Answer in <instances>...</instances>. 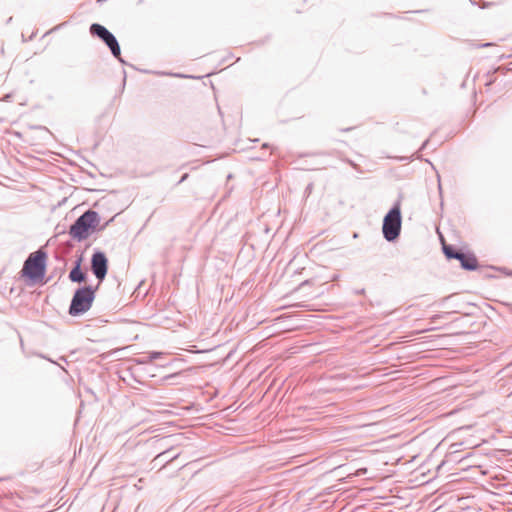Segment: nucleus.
Segmentation results:
<instances>
[{"instance_id":"6","label":"nucleus","mask_w":512,"mask_h":512,"mask_svg":"<svg viewBox=\"0 0 512 512\" xmlns=\"http://www.w3.org/2000/svg\"><path fill=\"white\" fill-rule=\"evenodd\" d=\"M91 270L99 283L105 279L108 271V259L104 252L96 251L93 253L91 258Z\"/></svg>"},{"instance_id":"17","label":"nucleus","mask_w":512,"mask_h":512,"mask_svg":"<svg viewBox=\"0 0 512 512\" xmlns=\"http://www.w3.org/2000/svg\"><path fill=\"white\" fill-rule=\"evenodd\" d=\"M263 148H268V144H263Z\"/></svg>"},{"instance_id":"3","label":"nucleus","mask_w":512,"mask_h":512,"mask_svg":"<svg viewBox=\"0 0 512 512\" xmlns=\"http://www.w3.org/2000/svg\"><path fill=\"white\" fill-rule=\"evenodd\" d=\"M401 224V200L398 199L383 219L382 232L388 242H393L399 237Z\"/></svg>"},{"instance_id":"10","label":"nucleus","mask_w":512,"mask_h":512,"mask_svg":"<svg viewBox=\"0 0 512 512\" xmlns=\"http://www.w3.org/2000/svg\"><path fill=\"white\" fill-rule=\"evenodd\" d=\"M169 453H170V450H166V451H163V452L159 453V454L155 457L154 461H159V462H163V461H165V462H170V461H172L173 459H175V458L178 456L177 454H175V455H173V456L168 457Z\"/></svg>"},{"instance_id":"7","label":"nucleus","mask_w":512,"mask_h":512,"mask_svg":"<svg viewBox=\"0 0 512 512\" xmlns=\"http://www.w3.org/2000/svg\"><path fill=\"white\" fill-rule=\"evenodd\" d=\"M456 260H459L461 267L468 271H474L478 267L477 258L472 253L461 252Z\"/></svg>"},{"instance_id":"12","label":"nucleus","mask_w":512,"mask_h":512,"mask_svg":"<svg viewBox=\"0 0 512 512\" xmlns=\"http://www.w3.org/2000/svg\"><path fill=\"white\" fill-rule=\"evenodd\" d=\"M137 362L139 364H146V363H150L151 361H148V356H147L145 358L139 359Z\"/></svg>"},{"instance_id":"13","label":"nucleus","mask_w":512,"mask_h":512,"mask_svg":"<svg viewBox=\"0 0 512 512\" xmlns=\"http://www.w3.org/2000/svg\"><path fill=\"white\" fill-rule=\"evenodd\" d=\"M366 471H367V469H366V468L359 469V470H357L356 475H358V476L363 475V474H365V473H366Z\"/></svg>"},{"instance_id":"2","label":"nucleus","mask_w":512,"mask_h":512,"mask_svg":"<svg viewBox=\"0 0 512 512\" xmlns=\"http://www.w3.org/2000/svg\"><path fill=\"white\" fill-rule=\"evenodd\" d=\"M46 259L47 254L42 249L31 253L24 262L22 276L34 282L41 280L46 272Z\"/></svg>"},{"instance_id":"14","label":"nucleus","mask_w":512,"mask_h":512,"mask_svg":"<svg viewBox=\"0 0 512 512\" xmlns=\"http://www.w3.org/2000/svg\"><path fill=\"white\" fill-rule=\"evenodd\" d=\"M187 178H188V174H187V173H185V174L181 177V179L179 180V182H178V183H182V182H184Z\"/></svg>"},{"instance_id":"16","label":"nucleus","mask_w":512,"mask_h":512,"mask_svg":"<svg viewBox=\"0 0 512 512\" xmlns=\"http://www.w3.org/2000/svg\"><path fill=\"white\" fill-rule=\"evenodd\" d=\"M364 292V289L358 290V293L361 294Z\"/></svg>"},{"instance_id":"8","label":"nucleus","mask_w":512,"mask_h":512,"mask_svg":"<svg viewBox=\"0 0 512 512\" xmlns=\"http://www.w3.org/2000/svg\"><path fill=\"white\" fill-rule=\"evenodd\" d=\"M81 262H82V258H79L75 261V265L69 273V280L71 282L82 283L86 280L87 275L81 269Z\"/></svg>"},{"instance_id":"11","label":"nucleus","mask_w":512,"mask_h":512,"mask_svg":"<svg viewBox=\"0 0 512 512\" xmlns=\"http://www.w3.org/2000/svg\"><path fill=\"white\" fill-rule=\"evenodd\" d=\"M164 355L163 352L152 351L148 353V361H154Z\"/></svg>"},{"instance_id":"5","label":"nucleus","mask_w":512,"mask_h":512,"mask_svg":"<svg viewBox=\"0 0 512 512\" xmlns=\"http://www.w3.org/2000/svg\"><path fill=\"white\" fill-rule=\"evenodd\" d=\"M91 35L101 39L107 47L110 49L111 54L117 58L120 62H124L121 58V49L116 37L103 25L93 23L90 26Z\"/></svg>"},{"instance_id":"4","label":"nucleus","mask_w":512,"mask_h":512,"mask_svg":"<svg viewBox=\"0 0 512 512\" xmlns=\"http://www.w3.org/2000/svg\"><path fill=\"white\" fill-rule=\"evenodd\" d=\"M98 288H93L91 286H83L78 288L72 297L70 306H69V314L71 316H79L87 312L95 299V291Z\"/></svg>"},{"instance_id":"9","label":"nucleus","mask_w":512,"mask_h":512,"mask_svg":"<svg viewBox=\"0 0 512 512\" xmlns=\"http://www.w3.org/2000/svg\"><path fill=\"white\" fill-rule=\"evenodd\" d=\"M443 252L448 259H457L462 251H457L453 246L444 244Z\"/></svg>"},{"instance_id":"1","label":"nucleus","mask_w":512,"mask_h":512,"mask_svg":"<svg viewBox=\"0 0 512 512\" xmlns=\"http://www.w3.org/2000/svg\"><path fill=\"white\" fill-rule=\"evenodd\" d=\"M99 223L100 216L98 212L89 209L80 215L70 226L69 235L79 242L83 241L89 237L90 232L95 230L102 231L108 225V223H105L98 227Z\"/></svg>"},{"instance_id":"15","label":"nucleus","mask_w":512,"mask_h":512,"mask_svg":"<svg viewBox=\"0 0 512 512\" xmlns=\"http://www.w3.org/2000/svg\"><path fill=\"white\" fill-rule=\"evenodd\" d=\"M427 144H428V140H426V141L423 143V145H422L421 149H424V148L426 147V145H427Z\"/></svg>"}]
</instances>
